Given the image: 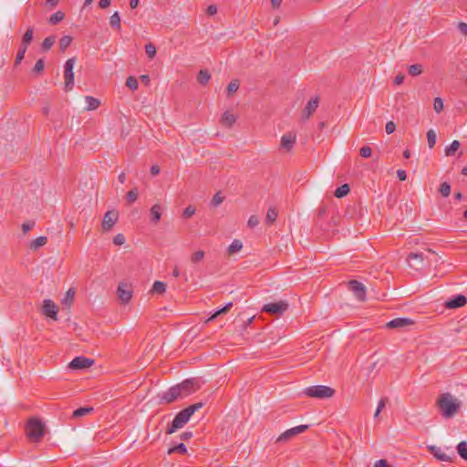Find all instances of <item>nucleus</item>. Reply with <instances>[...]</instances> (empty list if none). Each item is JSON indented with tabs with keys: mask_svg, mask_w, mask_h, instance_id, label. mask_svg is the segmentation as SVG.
<instances>
[{
	"mask_svg": "<svg viewBox=\"0 0 467 467\" xmlns=\"http://www.w3.org/2000/svg\"><path fill=\"white\" fill-rule=\"evenodd\" d=\"M217 13V7L214 5H211L207 7V14L209 16H213Z\"/></svg>",
	"mask_w": 467,
	"mask_h": 467,
	"instance_id": "64",
	"label": "nucleus"
},
{
	"mask_svg": "<svg viewBox=\"0 0 467 467\" xmlns=\"http://www.w3.org/2000/svg\"><path fill=\"white\" fill-rule=\"evenodd\" d=\"M223 200L224 197L222 196L220 192H217L213 195L211 203L213 206L217 207L223 202Z\"/></svg>",
	"mask_w": 467,
	"mask_h": 467,
	"instance_id": "51",
	"label": "nucleus"
},
{
	"mask_svg": "<svg viewBox=\"0 0 467 467\" xmlns=\"http://www.w3.org/2000/svg\"><path fill=\"white\" fill-rule=\"evenodd\" d=\"M395 130H396V125H395V123L393 121L387 122V124H386V132L388 134L393 133L395 131Z\"/></svg>",
	"mask_w": 467,
	"mask_h": 467,
	"instance_id": "59",
	"label": "nucleus"
},
{
	"mask_svg": "<svg viewBox=\"0 0 467 467\" xmlns=\"http://www.w3.org/2000/svg\"><path fill=\"white\" fill-rule=\"evenodd\" d=\"M233 306V303L230 302L226 306H224L223 308L217 310L213 315H212L206 321V323L213 321L214 318H216L218 316L224 314L230 310V308Z\"/></svg>",
	"mask_w": 467,
	"mask_h": 467,
	"instance_id": "34",
	"label": "nucleus"
},
{
	"mask_svg": "<svg viewBox=\"0 0 467 467\" xmlns=\"http://www.w3.org/2000/svg\"><path fill=\"white\" fill-rule=\"evenodd\" d=\"M55 41H56V37L54 36L46 37L42 43L43 50L47 51V50L50 49L51 47L54 45Z\"/></svg>",
	"mask_w": 467,
	"mask_h": 467,
	"instance_id": "43",
	"label": "nucleus"
},
{
	"mask_svg": "<svg viewBox=\"0 0 467 467\" xmlns=\"http://www.w3.org/2000/svg\"><path fill=\"white\" fill-rule=\"evenodd\" d=\"M349 191H350V188H349L348 184L345 183V184L339 186L338 188H337L334 194L337 198H343L349 192Z\"/></svg>",
	"mask_w": 467,
	"mask_h": 467,
	"instance_id": "31",
	"label": "nucleus"
},
{
	"mask_svg": "<svg viewBox=\"0 0 467 467\" xmlns=\"http://www.w3.org/2000/svg\"><path fill=\"white\" fill-rule=\"evenodd\" d=\"M308 429V425H299L283 432L276 440V442H284L292 437L300 434Z\"/></svg>",
	"mask_w": 467,
	"mask_h": 467,
	"instance_id": "13",
	"label": "nucleus"
},
{
	"mask_svg": "<svg viewBox=\"0 0 467 467\" xmlns=\"http://www.w3.org/2000/svg\"><path fill=\"white\" fill-rule=\"evenodd\" d=\"M160 398L161 402L165 404H170L179 399H183L178 384L171 387L167 391L163 392Z\"/></svg>",
	"mask_w": 467,
	"mask_h": 467,
	"instance_id": "8",
	"label": "nucleus"
},
{
	"mask_svg": "<svg viewBox=\"0 0 467 467\" xmlns=\"http://www.w3.org/2000/svg\"><path fill=\"white\" fill-rule=\"evenodd\" d=\"M204 257V252L202 250L196 251L191 255V262L192 264H197L202 261Z\"/></svg>",
	"mask_w": 467,
	"mask_h": 467,
	"instance_id": "46",
	"label": "nucleus"
},
{
	"mask_svg": "<svg viewBox=\"0 0 467 467\" xmlns=\"http://www.w3.org/2000/svg\"><path fill=\"white\" fill-rule=\"evenodd\" d=\"M240 87L239 81L237 79L232 80L227 86V94L228 96H232L234 94Z\"/></svg>",
	"mask_w": 467,
	"mask_h": 467,
	"instance_id": "40",
	"label": "nucleus"
},
{
	"mask_svg": "<svg viewBox=\"0 0 467 467\" xmlns=\"http://www.w3.org/2000/svg\"><path fill=\"white\" fill-rule=\"evenodd\" d=\"M288 309V303L285 300H280L278 302L268 303L264 305L262 311L269 313L271 315H282Z\"/></svg>",
	"mask_w": 467,
	"mask_h": 467,
	"instance_id": "7",
	"label": "nucleus"
},
{
	"mask_svg": "<svg viewBox=\"0 0 467 467\" xmlns=\"http://www.w3.org/2000/svg\"><path fill=\"white\" fill-rule=\"evenodd\" d=\"M388 402V399L387 398H382L379 403H378V407H377V410L374 413V417L377 418L379 413L381 412V410L384 409V407L386 406V403Z\"/></svg>",
	"mask_w": 467,
	"mask_h": 467,
	"instance_id": "53",
	"label": "nucleus"
},
{
	"mask_svg": "<svg viewBox=\"0 0 467 467\" xmlns=\"http://www.w3.org/2000/svg\"><path fill=\"white\" fill-rule=\"evenodd\" d=\"M304 393L312 398L327 399L331 398L335 394V389L327 386L317 385L306 388Z\"/></svg>",
	"mask_w": 467,
	"mask_h": 467,
	"instance_id": "3",
	"label": "nucleus"
},
{
	"mask_svg": "<svg viewBox=\"0 0 467 467\" xmlns=\"http://www.w3.org/2000/svg\"><path fill=\"white\" fill-rule=\"evenodd\" d=\"M433 109L437 113H440L443 109V100L441 98H435L433 102Z\"/></svg>",
	"mask_w": 467,
	"mask_h": 467,
	"instance_id": "52",
	"label": "nucleus"
},
{
	"mask_svg": "<svg viewBox=\"0 0 467 467\" xmlns=\"http://www.w3.org/2000/svg\"><path fill=\"white\" fill-rule=\"evenodd\" d=\"M126 86L131 90H136L138 88V80L135 77L130 76L126 79Z\"/></svg>",
	"mask_w": 467,
	"mask_h": 467,
	"instance_id": "47",
	"label": "nucleus"
},
{
	"mask_svg": "<svg viewBox=\"0 0 467 467\" xmlns=\"http://www.w3.org/2000/svg\"><path fill=\"white\" fill-rule=\"evenodd\" d=\"M47 242V238L46 236H39L31 241L29 247L33 250H36L39 247L44 246Z\"/></svg>",
	"mask_w": 467,
	"mask_h": 467,
	"instance_id": "25",
	"label": "nucleus"
},
{
	"mask_svg": "<svg viewBox=\"0 0 467 467\" xmlns=\"http://www.w3.org/2000/svg\"><path fill=\"white\" fill-rule=\"evenodd\" d=\"M439 192L443 197H448L451 193V185L446 182H442L440 185Z\"/></svg>",
	"mask_w": 467,
	"mask_h": 467,
	"instance_id": "45",
	"label": "nucleus"
},
{
	"mask_svg": "<svg viewBox=\"0 0 467 467\" xmlns=\"http://www.w3.org/2000/svg\"><path fill=\"white\" fill-rule=\"evenodd\" d=\"M58 307L51 299H45L42 306V314L46 317L57 320Z\"/></svg>",
	"mask_w": 467,
	"mask_h": 467,
	"instance_id": "12",
	"label": "nucleus"
},
{
	"mask_svg": "<svg viewBox=\"0 0 467 467\" xmlns=\"http://www.w3.org/2000/svg\"><path fill=\"white\" fill-rule=\"evenodd\" d=\"M26 434L33 441H38L44 435V425L39 420H30L26 424Z\"/></svg>",
	"mask_w": 467,
	"mask_h": 467,
	"instance_id": "4",
	"label": "nucleus"
},
{
	"mask_svg": "<svg viewBox=\"0 0 467 467\" xmlns=\"http://www.w3.org/2000/svg\"><path fill=\"white\" fill-rule=\"evenodd\" d=\"M145 52L150 58H153L156 56V47L152 43H148L145 46Z\"/></svg>",
	"mask_w": 467,
	"mask_h": 467,
	"instance_id": "48",
	"label": "nucleus"
},
{
	"mask_svg": "<svg viewBox=\"0 0 467 467\" xmlns=\"http://www.w3.org/2000/svg\"><path fill=\"white\" fill-rule=\"evenodd\" d=\"M126 199L128 201V202L130 204V203H133L134 202L137 201L138 199V190L137 188H134L132 190H130V192H127L126 194Z\"/></svg>",
	"mask_w": 467,
	"mask_h": 467,
	"instance_id": "44",
	"label": "nucleus"
},
{
	"mask_svg": "<svg viewBox=\"0 0 467 467\" xmlns=\"http://www.w3.org/2000/svg\"><path fill=\"white\" fill-rule=\"evenodd\" d=\"M410 76L416 77L422 73V66L420 64L410 65L408 68Z\"/></svg>",
	"mask_w": 467,
	"mask_h": 467,
	"instance_id": "38",
	"label": "nucleus"
},
{
	"mask_svg": "<svg viewBox=\"0 0 467 467\" xmlns=\"http://www.w3.org/2000/svg\"><path fill=\"white\" fill-rule=\"evenodd\" d=\"M436 407L444 419L454 417L462 407V401L449 392L442 393L436 400Z\"/></svg>",
	"mask_w": 467,
	"mask_h": 467,
	"instance_id": "1",
	"label": "nucleus"
},
{
	"mask_svg": "<svg viewBox=\"0 0 467 467\" xmlns=\"http://www.w3.org/2000/svg\"><path fill=\"white\" fill-rule=\"evenodd\" d=\"M373 467H391L388 461L385 460V459H380L379 461H377L375 463H374V466Z\"/></svg>",
	"mask_w": 467,
	"mask_h": 467,
	"instance_id": "60",
	"label": "nucleus"
},
{
	"mask_svg": "<svg viewBox=\"0 0 467 467\" xmlns=\"http://www.w3.org/2000/svg\"><path fill=\"white\" fill-rule=\"evenodd\" d=\"M109 25L112 28L118 29L119 31L121 29V20L119 12H115L109 17Z\"/></svg>",
	"mask_w": 467,
	"mask_h": 467,
	"instance_id": "26",
	"label": "nucleus"
},
{
	"mask_svg": "<svg viewBox=\"0 0 467 467\" xmlns=\"http://www.w3.org/2000/svg\"><path fill=\"white\" fill-rule=\"evenodd\" d=\"M277 216H278V213H277L276 209L274 207L269 208L267 211L266 216H265L266 223L267 224L274 223L276 221Z\"/></svg>",
	"mask_w": 467,
	"mask_h": 467,
	"instance_id": "28",
	"label": "nucleus"
},
{
	"mask_svg": "<svg viewBox=\"0 0 467 467\" xmlns=\"http://www.w3.org/2000/svg\"><path fill=\"white\" fill-rule=\"evenodd\" d=\"M152 292L161 295L166 291V285L161 281H155L152 285Z\"/></svg>",
	"mask_w": 467,
	"mask_h": 467,
	"instance_id": "35",
	"label": "nucleus"
},
{
	"mask_svg": "<svg viewBox=\"0 0 467 467\" xmlns=\"http://www.w3.org/2000/svg\"><path fill=\"white\" fill-rule=\"evenodd\" d=\"M202 406L203 404L202 402H198L181 410L179 413H177V415L171 421V425L167 428L166 433L171 434L175 432L177 430L184 427V425L189 421L192 414L199 409H201Z\"/></svg>",
	"mask_w": 467,
	"mask_h": 467,
	"instance_id": "2",
	"label": "nucleus"
},
{
	"mask_svg": "<svg viewBox=\"0 0 467 467\" xmlns=\"http://www.w3.org/2000/svg\"><path fill=\"white\" fill-rule=\"evenodd\" d=\"M461 144L459 140H453L450 146L446 147L445 154L446 156H453L455 152L459 150Z\"/></svg>",
	"mask_w": 467,
	"mask_h": 467,
	"instance_id": "30",
	"label": "nucleus"
},
{
	"mask_svg": "<svg viewBox=\"0 0 467 467\" xmlns=\"http://www.w3.org/2000/svg\"><path fill=\"white\" fill-rule=\"evenodd\" d=\"M427 141L429 148L432 149L436 144V132L433 130L427 131Z\"/></svg>",
	"mask_w": 467,
	"mask_h": 467,
	"instance_id": "41",
	"label": "nucleus"
},
{
	"mask_svg": "<svg viewBox=\"0 0 467 467\" xmlns=\"http://www.w3.org/2000/svg\"><path fill=\"white\" fill-rule=\"evenodd\" d=\"M457 27H458L459 31H460L462 35H464V36H467V24H466V23H464V22H460V23L458 24V26H457Z\"/></svg>",
	"mask_w": 467,
	"mask_h": 467,
	"instance_id": "61",
	"label": "nucleus"
},
{
	"mask_svg": "<svg viewBox=\"0 0 467 467\" xmlns=\"http://www.w3.org/2000/svg\"><path fill=\"white\" fill-rule=\"evenodd\" d=\"M33 33H34L33 27L27 28V30L25 32V34L22 37L21 47H25L27 48L28 45L31 43V41L33 39Z\"/></svg>",
	"mask_w": 467,
	"mask_h": 467,
	"instance_id": "27",
	"label": "nucleus"
},
{
	"mask_svg": "<svg viewBox=\"0 0 467 467\" xmlns=\"http://www.w3.org/2000/svg\"><path fill=\"white\" fill-rule=\"evenodd\" d=\"M76 58L71 57L68 58L65 63V71H64V78H65V90L69 91L74 87V72L73 68L75 66Z\"/></svg>",
	"mask_w": 467,
	"mask_h": 467,
	"instance_id": "5",
	"label": "nucleus"
},
{
	"mask_svg": "<svg viewBox=\"0 0 467 467\" xmlns=\"http://www.w3.org/2000/svg\"><path fill=\"white\" fill-rule=\"evenodd\" d=\"M92 410H93L92 407L78 408V409H77L76 410L73 411L72 417L73 418H80V417L86 416L87 414H88Z\"/></svg>",
	"mask_w": 467,
	"mask_h": 467,
	"instance_id": "33",
	"label": "nucleus"
},
{
	"mask_svg": "<svg viewBox=\"0 0 467 467\" xmlns=\"http://www.w3.org/2000/svg\"><path fill=\"white\" fill-rule=\"evenodd\" d=\"M26 49H27L26 47L20 46V48L17 51V54L16 57V61H15L16 66L19 65L21 63V61L24 59Z\"/></svg>",
	"mask_w": 467,
	"mask_h": 467,
	"instance_id": "49",
	"label": "nucleus"
},
{
	"mask_svg": "<svg viewBox=\"0 0 467 467\" xmlns=\"http://www.w3.org/2000/svg\"><path fill=\"white\" fill-rule=\"evenodd\" d=\"M259 224V218L256 215H251L248 219L247 225L250 228H254Z\"/></svg>",
	"mask_w": 467,
	"mask_h": 467,
	"instance_id": "56",
	"label": "nucleus"
},
{
	"mask_svg": "<svg viewBox=\"0 0 467 467\" xmlns=\"http://www.w3.org/2000/svg\"><path fill=\"white\" fill-rule=\"evenodd\" d=\"M182 398H185L192 393L195 392L200 389V383L199 380L196 379H188L182 381V383L178 384Z\"/></svg>",
	"mask_w": 467,
	"mask_h": 467,
	"instance_id": "9",
	"label": "nucleus"
},
{
	"mask_svg": "<svg viewBox=\"0 0 467 467\" xmlns=\"http://www.w3.org/2000/svg\"><path fill=\"white\" fill-rule=\"evenodd\" d=\"M117 296L121 304H128L133 296L131 285L125 282H120L117 288Z\"/></svg>",
	"mask_w": 467,
	"mask_h": 467,
	"instance_id": "6",
	"label": "nucleus"
},
{
	"mask_svg": "<svg viewBox=\"0 0 467 467\" xmlns=\"http://www.w3.org/2000/svg\"><path fill=\"white\" fill-rule=\"evenodd\" d=\"M125 242H126V238H125V236L122 234H118L113 238V243L116 245H122V244H125Z\"/></svg>",
	"mask_w": 467,
	"mask_h": 467,
	"instance_id": "57",
	"label": "nucleus"
},
{
	"mask_svg": "<svg viewBox=\"0 0 467 467\" xmlns=\"http://www.w3.org/2000/svg\"><path fill=\"white\" fill-rule=\"evenodd\" d=\"M414 324V321L408 317H397L386 324L388 328H403L410 327Z\"/></svg>",
	"mask_w": 467,
	"mask_h": 467,
	"instance_id": "15",
	"label": "nucleus"
},
{
	"mask_svg": "<svg viewBox=\"0 0 467 467\" xmlns=\"http://www.w3.org/2000/svg\"><path fill=\"white\" fill-rule=\"evenodd\" d=\"M161 213H162V207L158 203L154 204L150 208V221L154 224H157L161 218Z\"/></svg>",
	"mask_w": 467,
	"mask_h": 467,
	"instance_id": "22",
	"label": "nucleus"
},
{
	"mask_svg": "<svg viewBox=\"0 0 467 467\" xmlns=\"http://www.w3.org/2000/svg\"><path fill=\"white\" fill-rule=\"evenodd\" d=\"M459 455L465 461H467V442L461 441L457 446Z\"/></svg>",
	"mask_w": 467,
	"mask_h": 467,
	"instance_id": "39",
	"label": "nucleus"
},
{
	"mask_svg": "<svg viewBox=\"0 0 467 467\" xmlns=\"http://www.w3.org/2000/svg\"><path fill=\"white\" fill-rule=\"evenodd\" d=\"M72 37L69 36H64L59 40V48L64 52L71 44Z\"/></svg>",
	"mask_w": 467,
	"mask_h": 467,
	"instance_id": "36",
	"label": "nucleus"
},
{
	"mask_svg": "<svg viewBox=\"0 0 467 467\" xmlns=\"http://www.w3.org/2000/svg\"><path fill=\"white\" fill-rule=\"evenodd\" d=\"M76 291L74 288H69L65 294L61 303L67 307H70L74 302Z\"/></svg>",
	"mask_w": 467,
	"mask_h": 467,
	"instance_id": "23",
	"label": "nucleus"
},
{
	"mask_svg": "<svg viewBox=\"0 0 467 467\" xmlns=\"http://www.w3.org/2000/svg\"><path fill=\"white\" fill-rule=\"evenodd\" d=\"M111 4V0H100L99 3V6L101 8V9H105L107 7H109Z\"/></svg>",
	"mask_w": 467,
	"mask_h": 467,
	"instance_id": "63",
	"label": "nucleus"
},
{
	"mask_svg": "<svg viewBox=\"0 0 467 467\" xmlns=\"http://www.w3.org/2000/svg\"><path fill=\"white\" fill-rule=\"evenodd\" d=\"M94 360L83 356L75 358L70 363L69 368L72 369H83L91 367Z\"/></svg>",
	"mask_w": 467,
	"mask_h": 467,
	"instance_id": "14",
	"label": "nucleus"
},
{
	"mask_svg": "<svg viewBox=\"0 0 467 467\" xmlns=\"http://www.w3.org/2000/svg\"><path fill=\"white\" fill-rule=\"evenodd\" d=\"M348 288L354 294L355 297L363 302L366 300V287L358 280H350L348 282Z\"/></svg>",
	"mask_w": 467,
	"mask_h": 467,
	"instance_id": "10",
	"label": "nucleus"
},
{
	"mask_svg": "<svg viewBox=\"0 0 467 467\" xmlns=\"http://www.w3.org/2000/svg\"><path fill=\"white\" fill-rule=\"evenodd\" d=\"M243 248V244L239 240H234L228 247V254H233L238 253Z\"/></svg>",
	"mask_w": 467,
	"mask_h": 467,
	"instance_id": "32",
	"label": "nucleus"
},
{
	"mask_svg": "<svg viewBox=\"0 0 467 467\" xmlns=\"http://www.w3.org/2000/svg\"><path fill=\"white\" fill-rule=\"evenodd\" d=\"M430 451L435 458L442 462H451V459L454 457L453 451H451V454H449L441 447L431 446Z\"/></svg>",
	"mask_w": 467,
	"mask_h": 467,
	"instance_id": "16",
	"label": "nucleus"
},
{
	"mask_svg": "<svg viewBox=\"0 0 467 467\" xmlns=\"http://www.w3.org/2000/svg\"><path fill=\"white\" fill-rule=\"evenodd\" d=\"M360 155L363 157V158H368L371 156L372 154V150L369 146H363L360 148Z\"/></svg>",
	"mask_w": 467,
	"mask_h": 467,
	"instance_id": "55",
	"label": "nucleus"
},
{
	"mask_svg": "<svg viewBox=\"0 0 467 467\" xmlns=\"http://www.w3.org/2000/svg\"><path fill=\"white\" fill-rule=\"evenodd\" d=\"M176 451H178L181 454L187 453V447H186V445L184 443H180L177 446L170 448L169 451H168V453L171 454V453H174Z\"/></svg>",
	"mask_w": 467,
	"mask_h": 467,
	"instance_id": "42",
	"label": "nucleus"
},
{
	"mask_svg": "<svg viewBox=\"0 0 467 467\" xmlns=\"http://www.w3.org/2000/svg\"><path fill=\"white\" fill-rule=\"evenodd\" d=\"M319 98L316 97L311 99L303 110V120L308 119L310 116L316 111L318 107Z\"/></svg>",
	"mask_w": 467,
	"mask_h": 467,
	"instance_id": "17",
	"label": "nucleus"
},
{
	"mask_svg": "<svg viewBox=\"0 0 467 467\" xmlns=\"http://www.w3.org/2000/svg\"><path fill=\"white\" fill-rule=\"evenodd\" d=\"M44 66H45L44 59L43 58H39L36 62V64H35V66L33 67V72L36 73V74L41 73L44 70Z\"/></svg>",
	"mask_w": 467,
	"mask_h": 467,
	"instance_id": "50",
	"label": "nucleus"
},
{
	"mask_svg": "<svg viewBox=\"0 0 467 467\" xmlns=\"http://www.w3.org/2000/svg\"><path fill=\"white\" fill-rule=\"evenodd\" d=\"M119 219V213L115 210L108 211L103 217L102 229L105 232L110 231Z\"/></svg>",
	"mask_w": 467,
	"mask_h": 467,
	"instance_id": "11",
	"label": "nucleus"
},
{
	"mask_svg": "<svg viewBox=\"0 0 467 467\" xmlns=\"http://www.w3.org/2000/svg\"><path fill=\"white\" fill-rule=\"evenodd\" d=\"M397 176L400 181H405L407 179V173L404 170H398Z\"/></svg>",
	"mask_w": 467,
	"mask_h": 467,
	"instance_id": "62",
	"label": "nucleus"
},
{
	"mask_svg": "<svg viewBox=\"0 0 467 467\" xmlns=\"http://www.w3.org/2000/svg\"><path fill=\"white\" fill-rule=\"evenodd\" d=\"M196 212V209L192 206V205H189L188 207H186L182 213V217L183 218H190L192 217Z\"/></svg>",
	"mask_w": 467,
	"mask_h": 467,
	"instance_id": "54",
	"label": "nucleus"
},
{
	"mask_svg": "<svg viewBox=\"0 0 467 467\" xmlns=\"http://www.w3.org/2000/svg\"><path fill=\"white\" fill-rule=\"evenodd\" d=\"M296 135L293 133L284 134L281 138V147L286 151L291 150L296 143Z\"/></svg>",
	"mask_w": 467,
	"mask_h": 467,
	"instance_id": "20",
	"label": "nucleus"
},
{
	"mask_svg": "<svg viewBox=\"0 0 467 467\" xmlns=\"http://www.w3.org/2000/svg\"><path fill=\"white\" fill-rule=\"evenodd\" d=\"M236 121V116L230 111H225L221 118V124L226 128H231Z\"/></svg>",
	"mask_w": 467,
	"mask_h": 467,
	"instance_id": "21",
	"label": "nucleus"
},
{
	"mask_svg": "<svg viewBox=\"0 0 467 467\" xmlns=\"http://www.w3.org/2000/svg\"><path fill=\"white\" fill-rule=\"evenodd\" d=\"M466 303V297L462 295H458L455 297L451 298V300H448L445 303V307L448 309H454L463 306Z\"/></svg>",
	"mask_w": 467,
	"mask_h": 467,
	"instance_id": "19",
	"label": "nucleus"
},
{
	"mask_svg": "<svg viewBox=\"0 0 467 467\" xmlns=\"http://www.w3.org/2000/svg\"><path fill=\"white\" fill-rule=\"evenodd\" d=\"M85 100L87 103L86 109L88 111L97 109L100 105V101L91 96H86Z\"/></svg>",
	"mask_w": 467,
	"mask_h": 467,
	"instance_id": "24",
	"label": "nucleus"
},
{
	"mask_svg": "<svg viewBox=\"0 0 467 467\" xmlns=\"http://www.w3.org/2000/svg\"><path fill=\"white\" fill-rule=\"evenodd\" d=\"M35 225L34 222H26L22 224V231L26 234L29 232Z\"/></svg>",
	"mask_w": 467,
	"mask_h": 467,
	"instance_id": "58",
	"label": "nucleus"
},
{
	"mask_svg": "<svg viewBox=\"0 0 467 467\" xmlns=\"http://www.w3.org/2000/svg\"><path fill=\"white\" fill-rule=\"evenodd\" d=\"M211 78V75L208 70L202 69L199 71L197 80L202 85H206Z\"/></svg>",
	"mask_w": 467,
	"mask_h": 467,
	"instance_id": "29",
	"label": "nucleus"
},
{
	"mask_svg": "<svg viewBox=\"0 0 467 467\" xmlns=\"http://www.w3.org/2000/svg\"><path fill=\"white\" fill-rule=\"evenodd\" d=\"M407 260L410 267L418 269L420 266H422L424 256L421 253H411L408 255Z\"/></svg>",
	"mask_w": 467,
	"mask_h": 467,
	"instance_id": "18",
	"label": "nucleus"
},
{
	"mask_svg": "<svg viewBox=\"0 0 467 467\" xmlns=\"http://www.w3.org/2000/svg\"><path fill=\"white\" fill-rule=\"evenodd\" d=\"M65 17V15L63 12L61 11H57L56 13H54L50 17H49V23L51 25H57L58 24L59 22H61Z\"/></svg>",
	"mask_w": 467,
	"mask_h": 467,
	"instance_id": "37",
	"label": "nucleus"
}]
</instances>
